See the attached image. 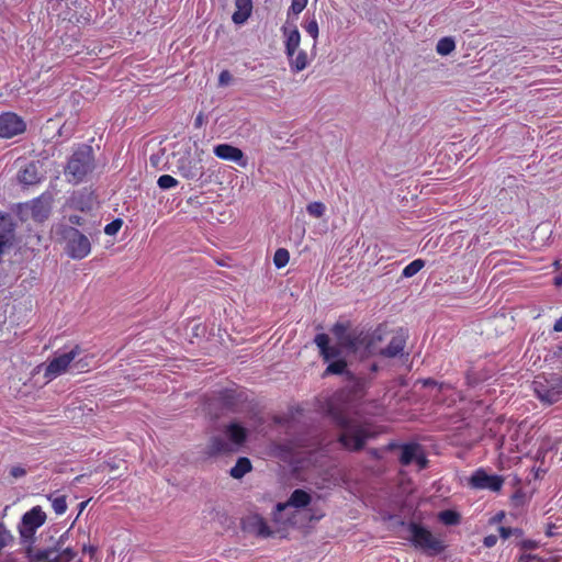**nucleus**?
Instances as JSON below:
<instances>
[{
    "label": "nucleus",
    "mask_w": 562,
    "mask_h": 562,
    "mask_svg": "<svg viewBox=\"0 0 562 562\" xmlns=\"http://www.w3.org/2000/svg\"><path fill=\"white\" fill-rule=\"evenodd\" d=\"M469 484L472 488L475 490H490L493 492H498L504 484V479L497 474H487L484 469H477L471 475Z\"/></svg>",
    "instance_id": "obj_14"
},
{
    "label": "nucleus",
    "mask_w": 562,
    "mask_h": 562,
    "mask_svg": "<svg viewBox=\"0 0 562 562\" xmlns=\"http://www.w3.org/2000/svg\"><path fill=\"white\" fill-rule=\"evenodd\" d=\"M250 531L256 532L260 537H269L271 535V530L268 527L267 522L259 516H255L249 518Z\"/></svg>",
    "instance_id": "obj_28"
},
{
    "label": "nucleus",
    "mask_w": 562,
    "mask_h": 562,
    "mask_svg": "<svg viewBox=\"0 0 562 562\" xmlns=\"http://www.w3.org/2000/svg\"><path fill=\"white\" fill-rule=\"evenodd\" d=\"M94 168L93 149L89 145H81L70 156L65 169L69 182L79 183Z\"/></svg>",
    "instance_id": "obj_7"
},
{
    "label": "nucleus",
    "mask_w": 562,
    "mask_h": 562,
    "mask_svg": "<svg viewBox=\"0 0 562 562\" xmlns=\"http://www.w3.org/2000/svg\"><path fill=\"white\" fill-rule=\"evenodd\" d=\"M456 48V42L452 37H442L438 41L436 50L441 56H447Z\"/></svg>",
    "instance_id": "obj_29"
},
{
    "label": "nucleus",
    "mask_w": 562,
    "mask_h": 562,
    "mask_svg": "<svg viewBox=\"0 0 562 562\" xmlns=\"http://www.w3.org/2000/svg\"><path fill=\"white\" fill-rule=\"evenodd\" d=\"M48 499L50 501L52 507L56 515H63L66 513L67 502L65 495L50 494Z\"/></svg>",
    "instance_id": "obj_30"
},
{
    "label": "nucleus",
    "mask_w": 562,
    "mask_h": 562,
    "mask_svg": "<svg viewBox=\"0 0 562 562\" xmlns=\"http://www.w3.org/2000/svg\"><path fill=\"white\" fill-rule=\"evenodd\" d=\"M26 128L24 121L12 112H4L0 115V137L12 138L22 134Z\"/></svg>",
    "instance_id": "obj_15"
},
{
    "label": "nucleus",
    "mask_w": 562,
    "mask_h": 562,
    "mask_svg": "<svg viewBox=\"0 0 562 562\" xmlns=\"http://www.w3.org/2000/svg\"><path fill=\"white\" fill-rule=\"evenodd\" d=\"M432 384H436V382L431 379H428L425 381V385H432Z\"/></svg>",
    "instance_id": "obj_53"
},
{
    "label": "nucleus",
    "mask_w": 562,
    "mask_h": 562,
    "mask_svg": "<svg viewBox=\"0 0 562 562\" xmlns=\"http://www.w3.org/2000/svg\"><path fill=\"white\" fill-rule=\"evenodd\" d=\"M376 334L381 338V342L375 345L374 355H379L384 358H396L405 355V347L409 337L408 330L405 328H397L389 330L386 326L379 325L376 327ZM408 356V352H406Z\"/></svg>",
    "instance_id": "obj_6"
},
{
    "label": "nucleus",
    "mask_w": 562,
    "mask_h": 562,
    "mask_svg": "<svg viewBox=\"0 0 562 562\" xmlns=\"http://www.w3.org/2000/svg\"><path fill=\"white\" fill-rule=\"evenodd\" d=\"M409 538L412 544L424 551L428 555L440 554L446 549L443 541L435 537L430 530L424 526L411 522L408 525Z\"/></svg>",
    "instance_id": "obj_10"
},
{
    "label": "nucleus",
    "mask_w": 562,
    "mask_h": 562,
    "mask_svg": "<svg viewBox=\"0 0 562 562\" xmlns=\"http://www.w3.org/2000/svg\"><path fill=\"white\" fill-rule=\"evenodd\" d=\"M14 241V224L8 216L0 215V256Z\"/></svg>",
    "instance_id": "obj_18"
},
{
    "label": "nucleus",
    "mask_w": 562,
    "mask_h": 562,
    "mask_svg": "<svg viewBox=\"0 0 562 562\" xmlns=\"http://www.w3.org/2000/svg\"><path fill=\"white\" fill-rule=\"evenodd\" d=\"M10 474L14 479H19V477H22V476H24L26 474V470L23 467H21V465H14V467L11 468Z\"/></svg>",
    "instance_id": "obj_45"
},
{
    "label": "nucleus",
    "mask_w": 562,
    "mask_h": 562,
    "mask_svg": "<svg viewBox=\"0 0 562 562\" xmlns=\"http://www.w3.org/2000/svg\"><path fill=\"white\" fill-rule=\"evenodd\" d=\"M416 463L418 464L419 469H425L428 464V460L426 456L424 454L423 449L418 451L417 456L415 457Z\"/></svg>",
    "instance_id": "obj_44"
},
{
    "label": "nucleus",
    "mask_w": 562,
    "mask_h": 562,
    "mask_svg": "<svg viewBox=\"0 0 562 562\" xmlns=\"http://www.w3.org/2000/svg\"><path fill=\"white\" fill-rule=\"evenodd\" d=\"M223 405L228 409H234L235 394L232 391H225L221 395Z\"/></svg>",
    "instance_id": "obj_39"
},
{
    "label": "nucleus",
    "mask_w": 562,
    "mask_h": 562,
    "mask_svg": "<svg viewBox=\"0 0 562 562\" xmlns=\"http://www.w3.org/2000/svg\"><path fill=\"white\" fill-rule=\"evenodd\" d=\"M18 179L21 183L26 186L38 183L42 179L38 162H29L23 169L19 171Z\"/></svg>",
    "instance_id": "obj_20"
},
{
    "label": "nucleus",
    "mask_w": 562,
    "mask_h": 562,
    "mask_svg": "<svg viewBox=\"0 0 562 562\" xmlns=\"http://www.w3.org/2000/svg\"><path fill=\"white\" fill-rule=\"evenodd\" d=\"M122 225H123V221L121 218H116L105 225L104 233L109 236L115 235L120 231Z\"/></svg>",
    "instance_id": "obj_37"
},
{
    "label": "nucleus",
    "mask_w": 562,
    "mask_h": 562,
    "mask_svg": "<svg viewBox=\"0 0 562 562\" xmlns=\"http://www.w3.org/2000/svg\"><path fill=\"white\" fill-rule=\"evenodd\" d=\"M283 35L285 36L284 41V52L286 56H294L297 52L300 43H301V34L297 27L294 25L291 30L283 26L282 27Z\"/></svg>",
    "instance_id": "obj_21"
},
{
    "label": "nucleus",
    "mask_w": 562,
    "mask_h": 562,
    "mask_svg": "<svg viewBox=\"0 0 562 562\" xmlns=\"http://www.w3.org/2000/svg\"><path fill=\"white\" fill-rule=\"evenodd\" d=\"M376 370H378V366H376L375 363H374V364H372V366H371V371H372V372H375Z\"/></svg>",
    "instance_id": "obj_55"
},
{
    "label": "nucleus",
    "mask_w": 562,
    "mask_h": 562,
    "mask_svg": "<svg viewBox=\"0 0 562 562\" xmlns=\"http://www.w3.org/2000/svg\"><path fill=\"white\" fill-rule=\"evenodd\" d=\"M251 470L252 465L250 460L246 457H240L236 461L235 465L231 469L229 474L232 477L239 480Z\"/></svg>",
    "instance_id": "obj_27"
},
{
    "label": "nucleus",
    "mask_w": 562,
    "mask_h": 562,
    "mask_svg": "<svg viewBox=\"0 0 562 562\" xmlns=\"http://www.w3.org/2000/svg\"><path fill=\"white\" fill-rule=\"evenodd\" d=\"M315 345L319 349V353L324 360V362H329L336 359H341V347L338 346H329V337L326 334H317L314 338Z\"/></svg>",
    "instance_id": "obj_17"
},
{
    "label": "nucleus",
    "mask_w": 562,
    "mask_h": 562,
    "mask_svg": "<svg viewBox=\"0 0 562 562\" xmlns=\"http://www.w3.org/2000/svg\"><path fill=\"white\" fill-rule=\"evenodd\" d=\"M439 519L448 526L458 525L460 522V514L454 510H443L439 514Z\"/></svg>",
    "instance_id": "obj_32"
},
{
    "label": "nucleus",
    "mask_w": 562,
    "mask_h": 562,
    "mask_svg": "<svg viewBox=\"0 0 562 562\" xmlns=\"http://www.w3.org/2000/svg\"><path fill=\"white\" fill-rule=\"evenodd\" d=\"M68 221L71 225H77V226H85L86 224V220L80 216V215H77V214H72L68 217Z\"/></svg>",
    "instance_id": "obj_46"
},
{
    "label": "nucleus",
    "mask_w": 562,
    "mask_h": 562,
    "mask_svg": "<svg viewBox=\"0 0 562 562\" xmlns=\"http://www.w3.org/2000/svg\"><path fill=\"white\" fill-rule=\"evenodd\" d=\"M232 79V74L228 70H223L218 76V85L222 87L227 86L231 83Z\"/></svg>",
    "instance_id": "obj_42"
},
{
    "label": "nucleus",
    "mask_w": 562,
    "mask_h": 562,
    "mask_svg": "<svg viewBox=\"0 0 562 562\" xmlns=\"http://www.w3.org/2000/svg\"><path fill=\"white\" fill-rule=\"evenodd\" d=\"M86 550H87V551H90V552H92V551H93V548H92V547H89V548H87V547H83V551H86Z\"/></svg>",
    "instance_id": "obj_57"
},
{
    "label": "nucleus",
    "mask_w": 562,
    "mask_h": 562,
    "mask_svg": "<svg viewBox=\"0 0 562 562\" xmlns=\"http://www.w3.org/2000/svg\"><path fill=\"white\" fill-rule=\"evenodd\" d=\"M69 539V530L57 539L49 538V544L44 548L31 546L25 548V555L30 562H72L77 558V551L66 546Z\"/></svg>",
    "instance_id": "obj_4"
},
{
    "label": "nucleus",
    "mask_w": 562,
    "mask_h": 562,
    "mask_svg": "<svg viewBox=\"0 0 562 562\" xmlns=\"http://www.w3.org/2000/svg\"><path fill=\"white\" fill-rule=\"evenodd\" d=\"M177 170L182 178L190 181H199L204 176L201 159L193 158L190 154H186L178 159Z\"/></svg>",
    "instance_id": "obj_13"
},
{
    "label": "nucleus",
    "mask_w": 562,
    "mask_h": 562,
    "mask_svg": "<svg viewBox=\"0 0 562 562\" xmlns=\"http://www.w3.org/2000/svg\"><path fill=\"white\" fill-rule=\"evenodd\" d=\"M69 539V530L57 539L49 538V544L44 548L31 546L25 548V555L30 562H72L77 558V551L66 546Z\"/></svg>",
    "instance_id": "obj_5"
},
{
    "label": "nucleus",
    "mask_w": 562,
    "mask_h": 562,
    "mask_svg": "<svg viewBox=\"0 0 562 562\" xmlns=\"http://www.w3.org/2000/svg\"><path fill=\"white\" fill-rule=\"evenodd\" d=\"M89 501H85V502H81L78 507H79V514H81L83 512V509L86 508L87 504H88Z\"/></svg>",
    "instance_id": "obj_50"
},
{
    "label": "nucleus",
    "mask_w": 562,
    "mask_h": 562,
    "mask_svg": "<svg viewBox=\"0 0 562 562\" xmlns=\"http://www.w3.org/2000/svg\"><path fill=\"white\" fill-rule=\"evenodd\" d=\"M393 447H395L394 443H390L389 448L392 449Z\"/></svg>",
    "instance_id": "obj_60"
},
{
    "label": "nucleus",
    "mask_w": 562,
    "mask_h": 562,
    "mask_svg": "<svg viewBox=\"0 0 562 562\" xmlns=\"http://www.w3.org/2000/svg\"><path fill=\"white\" fill-rule=\"evenodd\" d=\"M213 153L220 159L237 162L240 167L247 166L243 150L231 144H218L214 146Z\"/></svg>",
    "instance_id": "obj_16"
},
{
    "label": "nucleus",
    "mask_w": 562,
    "mask_h": 562,
    "mask_svg": "<svg viewBox=\"0 0 562 562\" xmlns=\"http://www.w3.org/2000/svg\"><path fill=\"white\" fill-rule=\"evenodd\" d=\"M547 536H549V537H552V536H553V532H552V529H551V528H549V529L547 530Z\"/></svg>",
    "instance_id": "obj_56"
},
{
    "label": "nucleus",
    "mask_w": 562,
    "mask_h": 562,
    "mask_svg": "<svg viewBox=\"0 0 562 562\" xmlns=\"http://www.w3.org/2000/svg\"><path fill=\"white\" fill-rule=\"evenodd\" d=\"M157 184L162 190H168L177 187L178 180L170 175H162L158 178Z\"/></svg>",
    "instance_id": "obj_35"
},
{
    "label": "nucleus",
    "mask_w": 562,
    "mask_h": 562,
    "mask_svg": "<svg viewBox=\"0 0 562 562\" xmlns=\"http://www.w3.org/2000/svg\"><path fill=\"white\" fill-rule=\"evenodd\" d=\"M86 550H87V551H90V552H92V551H93V548H92V547H89V548H87V547H83V551H86Z\"/></svg>",
    "instance_id": "obj_59"
},
{
    "label": "nucleus",
    "mask_w": 562,
    "mask_h": 562,
    "mask_svg": "<svg viewBox=\"0 0 562 562\" xmlns=\"http://www.w3.org/2000/svg\"><path fill=\"white\" fill-rule=\"evenodd\" d=\"M93 193L88 190L77 191L71 196V205L82 212L90 211L93 206Z\"/></svg>",
    "instance_id": "obj_23"
},
{
    "label": "nucleus",
    "mask_w": 562,
    "mask_h": 562,
    "mask_svg": "<svg viewBox=\"0 0 562 562\" xmlns=\"http://www.w3.org/2000/svg\"><path fill=\"white\" fill-rule=\"evenodd\" d=\"M48 207L44 206L41 201H35L32 206V215L34 218L43 221L48 216Z\"/></svg>",
    "instance_id": "obj_34"
},
{
    "label": "nucleus",
    "mask_w": 562,
    "mask_h": 562,
    "mask_svg": "<svg viewBox=\"0 0 562 562\" xmlns=\"http://www.w3.org/2000/svg\"><path fill=\"white\" fill-rule=\"evenodd\" d=\"M289 259H290L289 251L285 248H279L274 252L273 263L278 269H280L288 265Z\"/></svg>",
    "instance_id": "obj_33"
},
{
    "label": "nucleus",
    "mask_w": 562,
    "mask_h": 562,
    "mask_svg": "<svg viewBox=\"0 0 562 562\" xmlns=\"http://www.w3.org/2000/svg\"><path fill=\"white\" fill-rule=\"evenodd\" d=\"M520 562H544V561L535 554H525L520 558Z\"/></svg>",
    "instance_id": "obj_48"
},
{
    "label": "nucleus",
    "mask_w": 562,
    "mask_h": 562,
    "mask_svg": "<svg viewBox=\"0 0 562 562\" xmlns=\"http://www.w3.org/2000/svg\"><path fill=\"white\" fill-rule=\"evenodd\" d=\"M347 385L334 393L326 402L323 411L341 429L339 442L348 450L358 451L363 448L370 437L369 429L347 415L349 407L361 401L370 386V379L350 374Z\"/></svg>",
    "instance_id": "obj_1"
},
{
    "label": "nucleus",
    "mask_w": 562,
    "mask_h": 562,
    "mask_svg": "<svg viewBox=\"0 0 562 562\" xmlns=\"http://www.w3.org/2000/svg\"><path fill=\"white\" fill-rule=\"evenodd\" d=\"M424 267L425 261L423 259H415L403 269L402 277L412 278L416 273H418Z\"/></svg>",
    "instance_id": "obj_31"
},
{
    "label": "nucleus",
    "mask_w": 562,
    "mask_h": 562,
    "mask_svg": "<svg viewBox=\"0 0 562 562\" xmlns=\"http://www.w3.org/2000/svg\"><path fill=\"white\" fill-rule=\"evenodd\" d=\"M307 5V0H292L290 11L300 14Z\"/></svg>",
    "instance_id": "obj_41"
},
{
    "label": "nucleus",
    "mask_w": 562,
    "mask_h": 562,
    "mask_svg": "<svg viewBox=\"0 0 562 562\" xmlns=\"http://www.w3.org/2000/svg\"><path fill=\"white\" fill-rule=\"evenodd\" d=\"M224 434L227 440L222 437H213L211 439L209 448L212 453L237 452L248 437V430L236 422L229 423L225 427Z\"/></svg>",
    "instance_id": "obj_8"
},
{
    "label": "nucleus",
    "mask_w": 562,
    "mask_h": 562,
    "mask_svg": "<svg viewBox=\"0 0 562 562\" xmlns=\"http://www.w3.org/2000/svg\"><path fill=\"white\" fill-rule=\"evenodd\" d=\"M401 449L402 453L400 457V462L402 465H408L415 460L418 451L422 450V446L419 443L412 442L402 445Z\"/></svg>",
    "instance_id": "obj_26"
},
{
    "label": "nucleus",
    "mask_w": 562,
    "mask_h": 562,
    "mask_svg": "<svg viewBox=\"0 0 562 562\" xmlns=\"http://www.w3.org/2000/svg\"><path fill=\"white\" fill-rule=\"evenodd\" d=\"M330 331L341 348L361 356L374 355L375 345L381 342L376 328L374 330L360 327L350 328L349 323L338 322L331 327Z\"/></svg>",
    "instance_id": "obj_2"
},
{
    "label": "nucleus",
    "mask_w": 562,
    "mask_h": 562,
    "mask_svg": "<svg viewBox=\"0 0 562 562\" xmlns=\"http://www.w3.org/2000/svg\"><path fill=\"white\" fill-rule=\"evenodd\" d=\"M503 517H504V513L502 512V513L497 514V515L493 518V520H494V521H501V520L503 519Z\"/></svg>",
    "instance_id": "obj_51"
},
{
    "label": "nucleus",
    "mask_w": 562,
    "mask_h": 562,
    "mask_svg": "<svg viewBox=\"0 0 562 562\" xmlns=\"http://www.w3.org/2000/svg\"><path fill=\"white\" fill-rule=\"evenodd\" d=\"M86 550H87V551H90V552H92V551H93V548H92V547H89V548H87V547H83V551H86Z\"/></svg>",
    "instance_id": "obj_58"
},
{
    "label": "nucleus",
    "mask_w": 562,
    "mask_h": 562,
    "mask_svg": "<svg viewBox=\"0 0 562 562\" xmlns=\"http://www.w3.org/2000/svg\"><path fill=\"white\" fill-rule=\"evenodd\" d=\"M311 503V495L305 492L304 490L297 488L294 490L288 499L286 503H279L277 505V509L279 512H282L288 506L294 507V508H303L306 507Z\"/></svg>",
    "instance_id": "obj_19"
},
{
    "label": "nucleus",
    "mask_w": 562,
    "mask_h": 562,
    "mask_svg": "<svg viewBox=\"0 0 562 562\" xmlns=\"http://www.w3.org/2000/svg\"><path fill=\"white\" fill-rule=\"evenodd\" d=\"M289 59V66L292 72L296 74L304 70L308 66L307 53L303 49H297L294 56H286Z\"/></svg>",
    "instance_id": "obj_25"
},
{
    "label": "nucleus",
    "mask_w": 562,
    "mask_h": 562,
    "mask_svg": "<svg viewBox=\"0 0 562 562\" xmlns=\"http://www.w3.org/2000/svg\"><path fill=\"white\" fill-rule=\"evenodd\" d=\"M304 29L316 42V40L318 37V33H319L318 23H317L316 19L313 18L312 20H310L306 23V25L304 26Z\"/></svg>",
    "instance_id": "obj_38"
},
{
    "label": "nucleus",
    "mask_w": 562,
    "mask_h": 562,
    "mask_svg": "<svg viewBox=\"0 0 562 562\" xmlns=\"http://www.w3.org/2000/svg\"><path fill=\"white\" fill-rule=\"evenodd\" d=\"M532 390L542 404L552 405L562 400V375H538L532 382Z\"/></svg>",
    "instance_id": "obj_9"
},
{
    "label": "nucleus",
    "mask_w": 562,
    "mask_h": 562,
    "mask_svg": "<svg viewBox=\"0 0 562 562\" xmlns=\"http://www.w3.org/2000/svg\"><path fill=\"white\" fill-rule=\"evenodd\" d=\"M235 12L232 15V20L235 24L241 25L244 24L252 12V1L251 0H235Z\"/></svg>",
    "instance_id": "obj_22"
},
{
    "label": "nucleus",
    "mask_w": 562,
    "mask_h": 562,
    "mask_svg": "<svg viewBox=\"0 0 562 562\" xmlns=\"http://www.w3.org/2000/svg\"><path fill=\"white\" fill-rule=\"evenodd\" d=\"M499 536L503 539H508L513 535L521 536L522 531L519 528H510V527H499L498 528Z\"/></svg>",
    "instance_id": "obj_40"
},
{
    "label": "nucleus",
    "mask_w": 562,
    "mask_h": 562,
    "mask_svg": "<svg viewBox=\"0 0 562 562\" xmlns=\"http://www.w3.org/2000/svg\"><path fill=\"white\" fill-rule=\"evenodd\" d=\"M525 502H526V496L521 491H517L512 497V503L515 507L522 506L525 504Z\"/></svg>",
    "instance_id": "obj_43"
},
{
    "label": "nucleus",
    "mask_w": 562,
    "mask_h": 562,
    "mask_svg": "<svg viewBox=\"0 0 562 562\" xmlns=\"http://www.w3.org/2000/svg\"><path fill=\"white\" fill-rule=\"evenodd\" d=\"M553 330L557 333L562 331V316L555 321L553 325Z\"/></svg>",
    "instance_id": "obj_49"
},
{
    "label": "nucleus",
    "mask_w": 562,
    "mask_h": 562,
    "mask_svg": "<svg viewBox=\"0 0 562 562\" xmlns=\"http://www.w3.org/2000/svg\"><path fill=\"white\" fill-rule=\"evenodd\" d=\"M63 238L66 241L67 254L72 259H83L90 254V239L79 229L72 226L64 227Z\"/></svg>",
    "instance_id": "obj_12"
},
{
    "label": "nucleus",
    "mask_w": 562,
    "mask_h": 562,
    "mask_svg": "<svg viewBox=\"0 0 562 562\" xmlns=\"http://www.w3.org/2000/svg\"><path fill=\"white\" fill-rule=\"evenodd\" d=\"M328 366L324 371V376L327 375H345V378H349L352 374L351 371L347 369V361L345 359H336L327 362Z\"/></svg>",
    "instance_id": "obj_24"
},
{
    "label": "nucleus",
    "mask_w": 562,
    "mask_h": 562,
    "mask_svg": "<svg viewBox=\"0 0 562 562\" xmlns=\"http://www.w3.org/2000/svg\"><path fill=\"white\" fill-rule=\"evenodd\" d=\"M497 539H498L497 536L488 535V536L484 537L483 546L485 548H493L497 543Z\"/></svg>",
    "instance_id": "obj_47"
},
{
    "label": "nucleus",
    "mask_w": 562,
    "mask_h": 562,
    "mask_svg": "<svg viewBox=\"0 0 562 562\" xmlns=\"http://www.w3.org/2000/svg\"><path fill=\"white\" fill-rule=\"evenodd\" d=\"M45 521L46 514L41 506H34L22 516L19 533L24 549L34 546L35 532Z\"/></svg>",
    "instance_id": "obj_11"
},
{
    "label": "nucleus",
    "mask_w": 562,
    "mask_h": 562,
    "mask_svg": "<svg viewBox=\"0 0 562 562\" xmlns=\"http://www.w3.org/2000/svg\"><path fill=\"white\" fill-rule=\"evenodd\" d=\"M201 121H202V117L201 115H199L196 119H195V125H200L201 124Z\"/></svg>",
    "instance_id": "obj_54"
},
{
    "label": "nucleus",
    "mask_w": 562,
    "mask_h": 562,
    "mask_svg": "<svg viewBox=\"0 0 562 562\" xmlns=\"http://www.w3.org/2000/svg\"><path fill=\"white\" fill-rule=\"evenodd\" d=\"M524 548H527V549L533 548V543L531 541H525Z\"/></svg>",
    "instance_id": "obj_52"
},
{
    "label": "nucleus",
    "mask_w": 562,
    "mask_h": 562,
    "mask_svg": "<svg viewBox=\"0 0 562 562\" xmlns=\"http://www.w3.org/2000/svg\"><path fill=\"white\" fill-rule=\"evenodd\" d=\"M93 357L86 353L80 346L76 345L70 350L58 353L47 363L44 376L52 381L57 376L70 371L80 373L88 371Z\"/></svg>",
    "instance_id": "obj_3"
},
{
    "label": "nucleus",
    "mask_w": 562,
    "mask_h": 562,
    "mask_svg": "<svg viewBox=\"0 0 562 562\" xmlns=\"http://www.w3.org/2000/svg\"><path fill=\"white\" fill-rule=\"evenodd\" d=\"M306 210L311 216L319 218L324 215L326 206L322 202H312L307 205Z\"/></svg>",
    "instance_id": "obj_36"
}]
</instances>
